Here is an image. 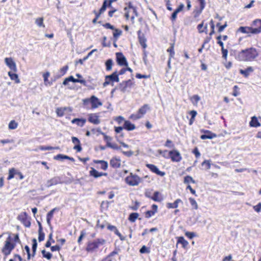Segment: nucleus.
Listing matches in <instances>:
<instances>
[{
  "mask_svg": "<svg viewBox=\"0 0 261 261\" xmlns=\"http://www.w3.org/2000/svg\"><path fill=\"white\" fill-rule=\"evenodd\" d=\"M132 85L133 83L132 81L129 80L120 83L118 86V88L121 92L124 93L127 91L128 89H130L132 87Z\"/></svg>",
  "mask_w": 261,
  "mask_h": 261,
  "instance_id": "9b49d317",
  "label": "nucleus"
},
{
  "mask_svg": "<svg viewBox=\"0 0 261 261\" xmlns=\"http://www.w3.org/2000/svg\"><path fill=\"white\" fill-rule=\"evenodd\" d=\"M67 159H69V156L62 154H58L57 155H56L54 157V159L57 160Z\"/></svg>",
  "mask_w": 261,
  "mask_h": 261,
  "instance_id": "09e8293b",
  "label": "nucleus"
},
{
  "mask_svg": "<svg viewBox=\"0 0 261 261\" xmlns=\"http://www.w3.org/2000/svg\"><path fill=\"white\" fill-rule=\"evenodd\" d=\"M190 100L193 105L197 106L198 102L200 100V97L198 95H194L190 98Z\"/></svg>",
  "mask_w": 261,
  "mask_h": 261,
  "instance_id": "2f4dec72",
  "label": "nucleus"
},
{
  "mask_svg": "<svg viewBox=\"0 0 261 261\" xmlns=\"http://www.w3.org/2000/svg\"><path fill=\"white\" fill-rule=\"evenodd\" d=\"M197 29L200 33L205 32L204 29H203V22L198 25Z\"/></svg>",
  "mask_w": 261,
  "mask_h": 261,
  "instance_id": "680f3d73",
  "label": "nucleus"
},
{
  "mask_svg": "<svg viewBox=\"0 0 261 261\" xmlns=\"http://www.w3.org/2000/svg\"><path fill=\"white\" fill-rule=\"evenodd\" d=\"M250 27H241L239 28L238 31L242 33L248 34L250 32Z\"/></svg>",
  "mask_w": 261,
  "mask_h": 261,
  "instance_id": "58836bf2",
  "label": "nucleus"
},
{
  "mask_svg": "<svg viewBox=\"0 0 261 261\" xmlns=\"http://www.w3.org/2000/svg\"><path fill=\"white\" fill-rule=\"evenodd\" d=\"M190 114L191 115V118L190 120L189 124L192 125L195 120V117H196V116L197 115V112L196 111L192 110V111H190Z\"/></svg>",
  "mask_w": 261,
  "mask_h": 261,
  "instance_id": "c03bdc74",
  "label": "nucleus"
},
{
  "mask_svg": "<svg viewBox=\"0 0 261 261\" xmlns=\"http://www.w3.org/2000/svg\"><path fill=\"white\" fill-rule=\"evenodd\" d=\"M258 56L256 49L253 47H250L242 50L239 52L236 58L240 61H251Z\"/></svg>",
  "mask_w": 261,
  "mask_h": 261,
  "instance_id": "f257e3e1",
  "label": "nucleus"
},
{
  "mask_svg": "<svg viewBox=\"0 0 261 261\" xmlns=\"http://www.w3.org/2000/svg\"><path fill=\"white\" fill-rule=\"evenodd\" d=\"M250 125L252 127H255L260 126V124L258 122L257 118L256 116H253L251 118V120L250 122Z\"/></svg>",
  "mask_w": 261,
  "mask_h": 261,
  "instance_id": "a878e982",
  "label": "nucleus"
},
{
  "mask_svg": "<svg viewBox=\"0 0 261 261\" xmlns=\"http://www.w3.org/2000/svg\"><path fill=\"white\" fill-rule=\"evenodd\" d=\"M210 25H211V27L212 29V31L210 33V35H212L215 33V31H214L215 25H214V21L213 20H211V21H210Z\"/></svg>",
  "mask_w": 261,
  "mask_h": 261,
  "instance_id": "0e129e2a",
  "label": "nucleus"
},
{
  "mask_svg": "<svg viewBox=\"0 0 261 261\" xmlns=\"http://www.w3.org/2000/svg\"><path fill=\"white\" fill-rule=\"evenodd\" d=\"M169 156L173 162H179L182 160V156L179 151L173 149L168 152Z\"/></svg>",
  "mask_w": 261,
  "mask_h": 261,
  "instance_id": "0eeeda50",
  "label": "nucleus"
},
{
  "mask_svg": "<svg viewBox=\"0 0 261 261\" xmlns=\"http://www.w3.org/2000/svg\"><path fill=\"white\" fill-rule=\"evenodd\" d=\"M109 230L114 232L117 236L119 237L121 241L125 240V237L122 236L121 234L119 232L116 226L112 225L110 224H108V228Z\"/></svg>",
  "mask_w": 261,
  "mask_h": 261,
  "instance_id": "4468645a",
  "label": "nucleus"
},
{
  "mask_svg": "<svg viewBox=\"0 0 261 261\" xmlns=\"http://www.w3.org/2000/svg\"><path fill=\"white\" fill-rule=\"evenodd\" d=\"M238 89H239V88L237 86H234L233 87V92L232 93V95L234 96H237L239 94V93L238 91Z\"/></svg>",
  "mask_w": 261,
  "mask_h": 261,
  "instance_id": "338daca9",
  "label": "nucleus"
},
{
  "mask_svg": "<svg viewBox=\"0 0 261 261\" xmlns=\"http://www.w3.org/2000/svg\"><path fill=\"white\" fill-rule=\"evenodd\" d=\"M88 120L94 124H98L100 123V120L98 118V116H97L96 114H91L89 115Z\"/></svg>",
  "mask_w": 261,
  "mask_h": 261,
  "instance_id": "6ab92c4d",
  "label": "nucleus"
},
{
  "mask_svg": "<svg viewBox=\"0 0 261 261\" xmlns=\"http://www.w3.org/2000/svg\"><path fill=\"white\" fill-rule=\"evenodd\" d=\"M94 162L96 164H100L101 166L100 168L106 170L108 167V163L107 162L103 161V160H96Z\"/></svg>",
  "mask_w": 261,
  "mask_h": 261,
  "instance_id": "c756f323",
  "label": "nucleus"
},
{
  "mask_svg": "<svg viewBox=\"0 0 261 261\" xmlns=\"http://www.w3.org/2000/svg\"><path fill=\"white\" fill-rule=\"evenodd\" d=\"M18 127V123L15 120H11L8 125L9 129H15Z\"/></svg>",
  "mask_w": 261,
  "mask_h": 261,
  "instance_id": "ea45409f",
  "label": "nucleus"
},
{
  "mask_svg": "<svg viewBox=\"0 0 261 261\" xmlns=\"http://www.w3.org/2000/svg\"><path fill=\"white\" fill-rule=\"evenodd\" d=\"M108 224H109V223L108 222H107L106 221L101 222L100 220H98L97 221L96 227L100 228L101 229H103L106 226H107L108 227Z\"/></svg>",
  "mask_w": 261,
  "mask_h": 261,
  "instance_id": "f704fd0d",
  "label": "nucleus"
},
{
  "mask_svg": "<svg viewBox=\"0 0 261 261\" xmlns=\"http://www.w3.org/2000/svg\"><path fill=\"white\" fill-rule=\"evenodd\" d=\"M15 245L11 243V238L8 237L5 242V245L2 249V252L5 255L10 254L12 250L14 248Z\"/></svg>",
  "mask_w": 261,
  "mask_h": 261,
  "instance_id": "423d86ee",
  "label": "nucleus"
},
{
  "mask_svg": "<svg viewBox=\"0 0 261 261\" xmlns=\"http://www.w3.org/2000/svg\"><path fill=\"white\" fill-rule=\"evenodd\" d=\"M86 122V119H83V118H82V119L75 118V119H73L71 121L72 123H76L78 126H80L81 127H82L84 125Z\"/></svg>",
  "mask_w": 261,
  "mask_h": 261,
  "instance_id": "4be33fe9",
  "label": "nucleus"
},
{
  "mask_svg": "<svg viewBox=\"0 0 261 261\" xmlns=\"http://www.w3.org/2000/svg\"><path fill=\"white\" fill-rule=\"evenodd\" d=\"M165 146L168 148H174V144L173 143L171 140L168 139L165 144Z\"/></svg>",
  "mask_w": 261,
  "mask_h": 261,
  "instance_id": "603ef678",
  "label": "nucleus"
},
{
  "mask_svg": "<svg viewBox=\"0 0 261 261\" xmlns=\"http://www.w3.org/2000/svg\"><path fill=\"white\" fill-rule=\"evenodd\" d=\"M150 109L148 105L145 104L140 108L136 114H133L130 116V118L137 120L141 118L146 112Z\"/></svg>",
  "mask_w": 261,
  "mask_h": 261,
  "instance_id": "20e7f679",
  "label": "nucleus"
},
{
  "mask_svg": "<svg viewBox=\"0 0 261 261\" xmlns=\"http://www.w3.org/2000/svg\"><path fill=\"white\" fill-rule=\"evenodd\" d=\"M68 68V67L67 66L61 68L59 71V75L58 76V78H59L61 76H63L67 72Z\"/></svg>",
  "mask_w": 261,
  "mask_h": 261,
  "instance_id": "e433bc0d",
  "label": "nucleus"
},
{
  "mask_svg": "<svg viewBox=\"0 0 261 261\" xmlns=\"http://www.w3.org/2000/svg\"><path fill=\"white\" fill-rule=\"evenodd\" d=\"M41 252L43 256L47 259H50L52 257V254L50 252L46 251L45 250H42Z\"/></svg>",
  "mask_w": 261,
  "mask_h": 261,
  "instance_id": "49530a36",
  "label": "nucleus"
},
{
  "mask_svg": "<svg viewBox=\"0 0 261 261\" xmlns=\"http://www.w3.org/2000/svg\"><path fill=\"white\" fill-rule=\"evenodd\" d=\"M250 33L254 34H259L261 32V30L259 27L258 28H254V29L250 27Z\"/></svg>",
  "mask_w": 261,
  "mask_h": 261,
  "instance_id": "864d4df0",
  "label": "nucleus"
},
{
  "mask_svg": "<svg viewBox=\"0 0 261 261\" xmlns=\"http://www.w3.org/2000/svg\"><path fill=\"white\" fill-rule=\"evenodd\" d=\"M189 200L192 207L195 210H197L198 205L196 200L192 197L189 198Z\"/></svg>",
  "mask_w": 261,
  "mask_h": 261,
  "instance_id": "4c0bfd02",
  "label": "nucleus"
},
{
  "mask_svg": "<svg viewBox=\"0 0 261 261\" xmlns=\"http://www.w3.org/2000/svg\"><path fill=\"white\" fill-rule=\"evenodd\" d=\"M90 175L94 177L95 178H98L103 175H107V173L99 172L95 169L92 168L91 170L90 171Z\"/></svg>",
  "mask_w": 261,
  "mask_h": 261,
  "instance_id": "a211bd4d",
  "label": "nucleus"
},
{
  "mask_svg": "<svg viewBox=\"0 0 261 261\" xmlns=\"http://www.w3.org/2000/svg\"><path fill=\"white\" fill-rule=\"evenodd\" d=\"M56 208H53L48 213L47 215V223L49 225H50V220L53 216V214L54 212L56 211Z\"/></svg>",
  "mask_w": 261,
  "mask_h": 261,
  "instance_id": "c9c22d12",
  "label": "nucleus"
},
{
  "mask_svg": "<svg viewBox=\"0 0 261 261\" xmlns=\"http://www.w3.org/2000/svg\"><path fill=\"white\" fill-rule=\"evenodd\" d=\"M111 80L112 83L114 82H119V78L118 77L119 74H118L117 71L113 72L112 74L108 75Z\"/></svg>",
  "mask_w": 261,
  "mask_h": 261,
  "instance_id": "bb28decb",
  "label": "nucleus"
},
{
  "mask_svg": "<svg viewBox=\"0 0 261 261\" xmlns=\"http://www.w3.org/2000/svg\"><path fill=\"white\" fill-rule=\"evenodd\" d=\"M177 243L181 244L182 247L184 248H186L189 245L188 242L182 237L177 238Z\"/></svg>",
  "mask_w": 261,
  "mask_h": 261,
  "instance_id": "cd10ccee",
  "label": "nucleus"
},
{
  "mask_svg": "<svg viewBox=\"0 0 261 261\" xmlns=\"http://www.w3.org/2000/svg\"><path fill=\"white\" fill-rule=\"evenodd\" d=\"M6 65L10 69V71L15 72L17 71V66L15 62L11 57H7L4 59Z\"/></svg>",
  "mask_w": 261,
  "mask_h": 261,
  "instance_id": "1a4fd4ad",
  "label": "nucleus"
},
{
  "mask_svg": "<svg viewBox=\"0 0 261 261\" xmlns=\"http://www.w3.org/2000/svg\"><path fill=\"white\" fill-rule=\"evenodd\" d=\"M185 235L190 239H193L194 237L196 236V234L194 232L189 231L186 232Z\"/></svg>",
  "mask_w": 261,
  "mask_h": 261,
  "instance_id": "bf43d9fd",
  "label": "nucleus"
},
{
  "mask_svg": "<svg viewBox=\"0 0 261 261\" xmlns=\"http://www.w3.org/2000/svg\"><path fill=\"white\" fill-rule=\"evenodd\" d=\"M110 165L113 168H118L121 165V160L117 158H113L110 161Z\"/></svg>",
  "mask_w": 261,
  "mask_h": 261,
  "instance_id": "2eb2a0df",
  "label": "nucleus"
},
{
  "mask_svg": "<svg viewBox=\"0 0 261 261\" xmlns=\"http://www.w3.org/2000/svg\"><path fill=\"white\" fill-rule=\"evenodd\" d=\"M253 208L256 212H259L261 211V203H259L257 205L254 206Z\"/></svg>",
  "mask_w": 261,
  "mask_h": 261,
  "instance_id": "774afa93",
  "label": "nucleus"
},
{
  "mask_svg": "<svg viewBox=\"0 0 261 261\" xmlns=\"http://www.w3.org/2000/svg\"><path fill=\"white\" fill-rule=\"evenodd\" d=\"M106 243V240L98 238L93 242H89L87 246L86 250L88 252H93L97 250L99 246L104 245Z\"/></svg>",
  "mask_w": 261,
  "mask_h": 261,
  "instance_id": "f03ea898",
  "label": "nucleus"
},
{
  "mask_svg": "<svg viewBox=\"0 0 261 261\" xmlns=\"http://www.w3.org/2000/svg\"><path fill=\"white\" fill-rule=\"evenodd\" d=\"M202 165H205L206 169H210L211 166L210 161L208 160H205L204 161H203L202 163Z\"/></svg>",
  "mask_w": 261,
  "mask_h": 261,
  "instance_id": "13d9d810",
  "label": "nucleus"
},
{
  "mask_svg": "<svg viewBox=\"0 0 261 261\" xmlns=\"http://www.w3.org/2000/svg\"><path fill=\"white\" fill-rule=\"evenodd\" d=\"M139 217V214L137 213H133L130 214L128 220L132 222H134Z\"/></svg>",
  "mask_w": 261,
  "mask_h": 261,
  "instance_id": "a19ab883",
  "label": "nucleus"
},
{
  "mask_svg": "<svg viewBox=\"0 0 261 261\" xmlns=\"http://www.w3.org/2000/svg\"><path fill=\"white\" fill-rule=\"evenodd\" d=\"M146 167L158 175L163 176L165 174V172L160 171L158 168L153 164H147Z\"/></svg>",
  "mask_w": 261,
  "mask_h": 261,
  "instance_id": "ddd939ff",
  "label": "nucleus"
},
{
  "mask_svg": "<svg viewBox=\"0 0 261 261\" xmlns=\"http://www.w3.org/2000/svg\"><path fill=\"white\" fill-rule=\"evenodd\" d=\"M114 31L113 32V36L114 37L117 39L122 34V31L114 29Z\"/></svg>",
  "mask_w": 261,
  "mask_h": 261,
  "instance_id": "de8ad7c7",
  "label": "nucleus"
},
{
  "mask_svg": "<svg viewBox=\"0 0 261 261\" xmlns=\"http://www.w3.org/2000/svg\"><path fill=\"white\" fill-rule=\"evenodd\" d=\"M152 199L155 201L160 202L163 200V197L161 193L158 191L154 193L153 196L151 197Z\"/></svg>",
  "mask_w": 261,
  "mask_h": 261,
  "instance_id": "393cba45",
  "label": "nucleus"
},
{
  "mask_svg": "<svg viewBox=\"0 0 261 261\" xmlns=\"http://www.w3.org/2000/svg\"><path fill=\"white\" fill-rule=\"evenodd\" d=\"M117 62L120 66H127V63L125 57L121 53L116 54Z\"/></svg>",
  "mask_w": 261,
  "mask_h": 261,
  "instance_id": "f8f14e48",
  "label": "nucleus"
},
{
  "mask_svg": "<svg viewBox=\"0 0 261 261\" xmlns=\"http://www.w3.org/2000/svg\"><path fill=\"white\" fill-rule=\"evenodd\" d=\"M200 3V10L199 13H201L205 7V0H197Z\"/></svg>",
  "mask_w": 261,
  "mask_h": 261,
  "instance_id": "5fc2aeb1",
  "label": "nucleus"
},
{
  "mask_svg": "<svg viewBox=\"0 0 261 261\" xmlns=\"http://www.w3.org/2000/svg\"><path fill=\"white\" fill-rule=\"evenodd\" d=\"M123 128L127 130H133L135 129V125L129 121H125Z\"/></svg>",
  "mask_w": 261,
  "mask_h": 261,
  "instance_id": "b1692460",
  "label": "nucleus"
},
{
  "mask_svg": "<svg viewBox=\"0 0 261 261\" xmlns=\"http://www.w3.org/2000/svg\"><path fill=\"white\" fill-rule=\"evenodd\" d=\"M125 11V17L126 19H128L130 17L132 23H134L135 18L138 16L136 9L133 7L129 3L128 7H125L124 9Z\"/></svg>",
  "mask_w": 261,
  "mask_h": 261,
  "instance_id": "7ed1b4c3",
  "label": "nucleus"
},
{
  "mask_svg": "<svg viewBox=\"0 0 261 261\" xmlns=\"http://www.w3.org/2000/svg\"><path fill=\"white\" fill-rule=\"evenodd\" d=\"M190 182L195 184L196 182L191 176H185L184 178V183L186 184H189Z\"/></svg>",
  "mask_w": 261,
  "mask_h": 261,
  "instance_id": "79ce46f5",
  "label": "nucleus"
},
{
  "mask_svg": "<svg viewBox=\"0 0 261 261\" xmlns=\"http://www.w3.org/2000/svg\"><path fill=\"white\" fill-rule=\"evenodd\" d=\"M111 82H112L111 80H110L109 76L108 75H107L105 77V81L103 84V86L106 87L108 85L110 84Z\"/></svg>",
  "mask_w": 261,
  "mask_h": 261,
  "instance_id": "052dcab7",
  "label": "nucleus"
},
{
  "mask_svg": "<svg viewBox=\"0 0 261 261\" xmlns=\"http://www.w3.org/2000/svg\"><path fill=\"white\" fill-rule=\"evenodd\" d=\"M15 175H18L19 178L21 180L24 178L23 175L20 171L14 168H12L9 170V175L7 179L8 180L11 179L13 178Z\"/></svg>",
  "mask_w": 261,
  "mask_h": 261,
  "instance_id": "9d476101",
  "label": "nucleus"
},
{
  "mask_svg": "<svg viewBox=\"0 0 261 261\" xmlns=\"http://www.w3.org/2000/svg\"><path fill=\"white\" fill-rule=\"evenodd\" d=\"M115 120L119 123V124H121L122 121H124V118L122 117V116H118L117 117Z\"/></svg>",
  "mask_w": 261,
  "mask_h": 261,
  "instance_id": "69168bd1",
  "label": "nucleus"
},
{
  "mask_svg": "<svg viewBox=\"0 0 261 261\" xmlns=\"http://www.w3.org/2000/svg\"><path fill=\"white\" fill-rule=\"evenodd\" d=\"M221 50L222 53V57L226 59L228 54L227 50L225 49L224 47H222V48H221Z\"/></svg>",
  "mask_w": 261,
  "mask_h": 261,
  "instance_id": "e2e57ef3",
  "label": "nucleus"
},
{
  "mask_svg": "<svg viewBox=\"0 0 261 261\" xmlns=\"http://www.w3.org/2000/svg\"><path fill=\"white\" fill-rule=\"evenodd\" d=\"M84 103L90 101L91 103V107L93 109H96L102 105V102L99 99L94 95H92L90 99H85L83 100Z\"/></svg>",
  "mask_w": 261,
  "mask_h": 261,
  "instance_id": "6e6552de",
  "label": "nucleus"
},
{
  "mask_svg": "<svg viewBox=\"0 0 261 261\" xmlns=\"http://www.w3.org/2000/svg\"><path fill=\"white\" fill-rule=\"evenodd\" d=\"M60 179L58 177H55L51 179L48 180L47 182V186L48 187H50L54 185H57L58 184L60 183Z\"/></svg>",
  "mask_w": 261,
  "mask_h": 261,
  "instance_id": "412c9836",
  "label": "nucleus"
},
{
  "mask_svg": "<svg viewBox=\"0 0 261 261\" xmlns=\"http://www.w3.org/2000/svg\"><path fill=\"white\" fill-rule=\"evenodd\" d=\"M37 246V240L36 239H33V246H32V250H33V256H34L35 254Z\"/></svg>",
  "mask_w": 261,
  "mask_h": 261,
  "instance_id": "8fccbe9b",
  "label": "nucleus"
},
{
  "mask_svg": "<svg viewBox=\"0 0 261 261\" xmlns=\"http://www.w3.org/2000/svg\"><path fill=\"white\" fill-rule=\"evenodd\" d=\"M113 65V61L112 59H109L106 62V66L107 70L110 71L112 69Z\"/></svg>",
  "mask_w": 261,
  "mask_h": 261,
  "instance_id": "a18cd8bd",
  "label": "nucleus"
},
{
  "mask_svg": "<svg viewBox=\"0 0 261 261\" xmlns=\"http://www.w3.org/2000/svg\"><path fill=\"white\" fill-rule=\"evenodd\" d=\"M107 0H105L103 2V5L100 9L99 10L100 14H102L106 11L107 7V6H108V5H107Z\"/></svg>",
  "mask_w": 261,
  "mask_h": 261,
  "instance_id": "3c124183",
  "label": "nucleus"
},
{
  "mask_svg": "<svg viewBox=\"0 0 261 261\" xmlns=\"http://www.w3.org/2000/svg\"><path fill=\"white\" fill-rule=\"evenodd\" d=\"M77 80L74 79L72 76H70L69 77L66 78L63 82V84L64 85H67L68 84L69 82H72L73 83H77Z\"/></svg>",
  "mask_w": 261,
  "mask_h": 261,
  "instance_id": "72a5a7b5",
  "label": "nucleus"
},
{
  "mask_svg": "<svg viewBox=\"0 0 261 261\" xmlns=\"http://www.w3.org/2000/svg\"><path fill=\"white\" fill-rule=\"evenodd\" d=\"M8 74L10 79L12 81H14L15 83L18 84L20 82L17 74H16L14 72H13V71H9Z\"/></svg>",
  "mask_w": 261,
  "mask_h": 261,
  "instance_id": "aec40b11",
  "label": "nucleus"
},
{
  "mask_svg": "<svg viewBox=\"0 0 261 261\" xmlns=\"http://www.w3.org/2000/svg\"><path fill=\"white\" fill-rule=\"evenodd\" d=\"M138 38L140 44L144 48H145L147 47V44L146 43V39L144 35L140 34V31H139L138 32Z\"/></svg>",
  "mask_w": 261,
  "mask_h": 261,
  "instance_id": "f3484780",
  "label": "nucleus"
},
{
  "mask_svg": "<svg viewBox=\"0 0 261 261\" xmlns=\"http://www.w3.org/2000/svg\"><path fill=\"white\" fill-rule=\"evenodd\" d=\"M66 110H69L70 112L72 111L71 109L69 107L58 108L56 109V113L59 117H62L64 115L65 112Z\"/></svg>",
  "mask_w": 261,
  "mask_h": 261,
  "instance_id": "dca6fc26",
  "label": "nucleus"
},
{
  "mask_svg": "<svg viewBox=\"0 0 261 261\" xmlns=\"http://www.w3.org/2000/svg\"><path fill=\"white\" fill-rule=\"evenodd\" d=\"M142 179L138 175L130 173V175L125 178L126 182L129 186H136L142 182Z\"/></svg>",
  "mask_w": 261,
  "mask_h": 261,
  "instance_id": "39448f33",
  "label": "nucleus"
},
{
  "mask_svg": "<svg viewBox=\"0 0 261 261\" xmlns=\"http://www.w3.org/2000/svg\"><path fill=\"white\" fill-rule=\"evenodd\" d=\"M182 202V201L180 199H177L173 203H167V207L168 208H176L178 206V204Z\"/></svg>",
  "mask_w": 261,
  "mask_h": 261,
  "instance_id": "5701e85b",
  "label": "nucleus"
},
{
  "mask_svg": "<svg viewBox=\"0 0 261 261\" xmlns=\"http://www.w3.org/2000/svg\"><path fill=\"white\" fill-rule=\"evenodd\" d=\"M167 52L169 53V58H172L174 57L175 52L174 50V44H172L170 47L167 49Z\"/></svg>",
  "mask_w": 261,
  "mask_h": 261,
  "instance_id": "37998d69",
  "label": "nucleus"
},
{
  "mask_svg": "<svg viewBox=\"0 0 261 261\" xmlns=\"http://www.w3.org/2000/svg\"><path fill=\"white\" fill-rule=\"evenodd\" d=\"M39 237L38 240L39 242H41L44 240L45 238V234L43 232L42 230L39 231Z\"/></svg>",
  "mask_w": 261,
  "mask_h": 261,
  "instance_id": "6e6d98bb",
  "label": "nucleus"
},
{
  "mask_svg": "<svg viewBox=\"0 0 261 261\" xmlns=\"http://www.w3.org/2000/svg\"><path fill=\"white\" fill-rule=\"evenodd\" d=\"M44 18L43 17H38L35 19V24L39 27L44 28L45 25L43 23Z\"/></svg>",
  "mask_w": 261,
  "mask_h": 261,
  "instance_id": "7c9ffc66",
  "label": "nucleus"
},
{
  "mask_svg": "<svg viewBox=\"0 0 261 261\" xmlns=\"http://www.w3.org/2000/svg\"><path fill=\"white\" fill-rule=\"evenodd\" d=\"M206 133H207V134L202 135L201 136L200 138L201 139H212L216 137V135L215 134L212 133L210 131H206Z\"/></svg>",
  "mask_w": 261,
  "mask_h": 261,
  "instance_id": "c85d7f7f",
  "label": "nucleus"
},
{
  "mask_svg": "<svg viewBox=\"0 0 261 261\" xmlns=\"http://www.w3.org/2000/svg\"><path fill=\"white\" fill-rule=\"evenodd\" d=\"M50 76V73L49 72H46L45 73H44L43 74V77L44 81V84L46 86L47 85H51V83H50L48 80V78Z\"/></svg>",
  "mask_w": 261,
  "mask_h": 261,
  "instance_id": "473e14b6",
  "label": "nucleus"
},
{
  "mask_svg": "<svg viewBox=\"0 0 261 261\" xmlns=\"http://www.w3.org/2000/svg\"><path fill=\"white\" fill-rule=\"evenodd\" d=\"M140 252L141 253H149V249L146 247L145 246H143L140 250Z\"/></svg>",
  "mask_w": 261,
  "mask_h": 261,
  "instance_id": "4d7b16f0",
  "label": "nucleus"
}]
</instances>
